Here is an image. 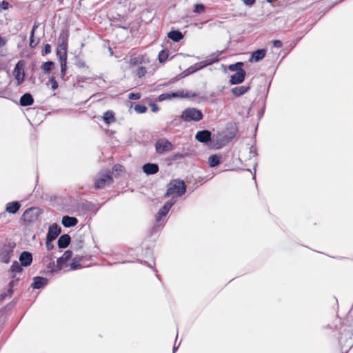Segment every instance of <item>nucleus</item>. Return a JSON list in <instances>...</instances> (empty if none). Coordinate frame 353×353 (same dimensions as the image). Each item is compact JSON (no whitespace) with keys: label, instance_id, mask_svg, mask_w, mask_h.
<instances>
[{"label":"nucleus","instance_id":"1","mask_svg":"<svg viewBox=\"0 0 353 353\" xmlns=\"http://www.w3.org/2000/svg\"><path fill=\"white\" fill-rule=\"evenodd\" d=\"M16 243L7 240L0 246V263H9L14 254Z\"/></svg>","mask_w":353,"mask_h":353},{"label":"nucleus","instance_id":"2","mask_svg":"<svg viewBox=\"0 0 353 353\" xmlns=\"http://www.w3.org/2000/svg\"><path fill=\"white\" fill-rule=\"evenodd\" d=\"M186 188V185L183 181L179 179L172 180L168 184L165 196H170L174 194L181 196L185 193Z\"/></svg>","mask_w":353,"mask_h":353},{"label":"nucleus","instance_id":"3","mask_svg":"<svg viewBox=\"0 0 353 353\" xmlns=\"http://www.w3.org/2000/svg\"><path fill=\"white\" fill-rule=\"evenodd\" d=\"M176 201V199L172 197L166 201L163 206L159 209L155 216V223L154 225V228H157V227L161 228L164 225L165 222L163 221V219L166 216L170 208L174 205Z\"/></svg>","mask_w":353,"mask_h":353},{"label":"nucleus","instance_id":"4","mask_svg":"<svg viewBox=\"0 0 353 353\" xmlns=\"http://www.w3.org/2000/svg\"><path fill=\"white\" fill-rule=\"evenodd\" d=\"M352 336L353 325L343 330L339 338V344L341 346V350L347 347L346 352H347L353 347Z\"/></svg>","mask_w":353,"mask_h":353},{"label":"nucleus","instance_id":"5","mask_svg":"<svg viewBox=\"0 0 353 353\" xmlns=\"http://www.w3.org/2000/svg\"><path fill=\"white\" fill-rule=\"evenodd\" d=\"M203 118V112L195 108H188L185 109L180 115V119L183 122H198Z\"/></svg>","mask_w":353,"mask_h":353},{"label":"nucleus","instance_id":"6","mask_svg":"<svg viewBox=\"0 0 353 353\" xmlns=\"http://www.w3.org/2000/svg\"><path fill=\"white\" fill-rule=\"evenodd\" d=\"M68 38L62 34L59 37V43L57 47L56 54L60 63H67Z\"/></svg>","mask_w":353,"mask_h":353},{"label":"nucleus","instance_id":"7","mask_svg":"<svg viewBox=\"0 0 353 353\" xmlns=\"http://www.w3.org/2000/svg\"><path fill=\"white\" fill-rule=\"evenodd\" d=\"M112 182L113 178L110 174L101 172L94 179V188L96 190L103 189L109 186Z\"/></svg>","mask_w":353,"mask_h":353},{"label":"nucleus","instance_id":"8","mask_svg":"<svg viewBox=\"0 0 353 353\" xmlns=\"http://www.w3.org/2000/svg\"><path fill=\"white\" fill-rule=\"evenodd\" d=\"M173 149V144L167 139H160L155 143V150L159 154H163Z\"/></svg>","mask_w":353,"mask_h":353},{"label":"nucleus","instance_id":"9","mask_svg":"<svg viewBox=\"0 0 353 353\" xmlns=\"http://www.w3.org/2000/svg\"><path fill=\"white\" fill-rule=\"evenodd\" d=\"M221 52H217L216 53H212L210 57L204 61L199 63H196L194 65L196 71H199L208 65H211L220 60L219 56Z\"/></svg>","mask_w":353,"mask_h":353},{"label":"nucleus","instance_id":"10","mask_svg":"<svg viewBox=\"0 0 353 353\" xmlns=\"http://www.w3.org/2000/svg\"><path fill=\"white\" fill-rule=\"evenodd\" d=\"M78 214L84 215L88 212H92L94 214L97 212L99 208H96L95 204L90 201H85L78 203L76 206Z\"/></svg>","mask_w":353,"mask_h":353},{"label":"nucleus","instance_id":"11","mask_svg":"<svg viewBox=\"0 0 353 353\" xmlns=\"http://www.w3.org/2000/svg\"><path fill=\"white\" fill-rule=\"evenodd\" d=\"M25 63L23 60H19L14 66L13 70V75L17 81V85L21 84L24 81L25 72H24Z\"/></svg>","mask_w":353,"mask_h":353},{"label":"nucleus","instance_id":"12","mask_svg":"<svg viewBox=\"0 0 353 353\" xmlns=\"http://www.w3.org/2000/svg\"><path fill=\"white\" fill-rule=\"evenodd\" d=\"M41 212L39 208L32 207L25 210L23 214V219L25 221L30 223L37 220Z\"/></svg>","mask_w":353,"mask_h":353},{"label":"nucleus","instance_id":"13","mask_svg":"<svg viewBox=\"0 0 353 353\" xmlns=\"http://www.w3.org/2000/svg\"><path fill=\"white\" fill-rule=\"evenodd\" d=\"M195 139L200 143L208 144L212 140V132L208 130L198 131Z\"/></svg>","mask_w":353,"mask_h":353},{"label":"nucleus","instance_id":"14","mask_svg":"<svg viewBox=\"0 0 353 353\" xmlns=\"http://www.w3.org/2000/svg\"><path fill=\"white\" fill-rule=\"evenodd\" d=\"M246 72L245 70H241L232 74L229 82L231 85H239L245 81Z\"/></svg>","mask_w":353,"mask_h":353},{"label":"nucleus","instance_id":"15","mask_svg":"<svg viewBox=\"0 0 353 353\" xmlns=\"http://www.w3.org/2000/svg\"><path fill=\"white\" fill-rule=\"evenodd\" d=\"M61 232V227L57 223H53L49 226L46 239H48L49 241H54L60 234Z\"/></svg>","mask_w":353,"mask_h":353},{"label":"nucleus","instance_id":"16","mask_svg":"<svg viewBox=\"0 0 353 353\" xmlns=\"http://www.w3.org/2000/svg\"><path fill=\"white\" fill-rule=\"evenodd\" d=\"M32 254L28 251H23L19 255V260L23 267H28L32 263Z\"/></svg>","mask_w":353,"mask_h":353},{"label":"nucleus","instance_id":"17","mask_svg":"<svg viewBox=\"0 0 353 353\" xmlns=\"http://www.w3.org/2000/svg\"><path fill=\"white\" fill-rule=\"evenodd\" d=\"M32 280L33 282L31 284V288L36 290L44 288L48 283L47 278L39 276L33 277Z\"/></svg>","mask_w":353,"mask_h":353},{"label":"nucleus","instance_id":"18","mask_svg":"<svg viewBox=\"0 0 353 353\" xmlns=\"http://www.w3.org/2000/svg\"><path fill=\"white\" fill-rule=\"evenodd\" d=\"M143 172L147 175H152L157 173L159 167L157 163H147L142 166Z\"/></svg>","mask_w":353,"mask_h":353},{"label":"nucleus","instance_id":"19","mask_svg":"<svg viewBox=\"0 0 353 353\" xmlns=\"http://www.w3.org/2000/svg\"><path fill=\"white\" fill-rule=\"evenodd\" d=\"M267 50L264 48L258 49L251 53L250 57L249 59L250 62H259L261 61L266 54Z\"/></svg>","mask_w":353,"mask_h":353},{"label":"nucleus","instance_id":"20","mask_svg":"<svg viewBox=\"0 0 353 353\" xmlns=\"http://www.w3.org/2000/svg\"><path fill=\"white\" fill-rule=\"evenodd\" d=\"M71 241V237L68 234H62L59 236L57 245L60 249H65L68 247Z\"/></svg>","mask_w":353,"mask_h":353},{"label":"nucleus","instance_id":"21","mask_svg":"<svg viewBox=\"0 0 353 353\" xmlns=\"http://www.w3.org/2000/svg\"><path fill=\"white\" fill-rule=\"evenodd\" d=\"M61 223L65 228H71L78 223V219L74 216L65 215L62 217Z\"/></svg>","mask_w":353,"mask_h":353},{"label":"nucleus","instance_id":"22","mask_svg":"<svg viewBox=\"0 0 353 353\" xmlns=\"http://www.w3.org/2000/svg\"><path fill=\"white\" fill-rule=\"evenodd\" d=\"M23 265H21V263H19L18 261H14L12 264L10 266V272H11V277L12 278V280H16V278H18L17 276V273H21L23 271Z\"/></svg>","mask_w":353,"mask_h":353},{"label":"nucleus","instance_id":"23","mask_svg":"<svg viewBox=\"0 0 353 353\" xmlns=\"http://www.w3.org/2000/svg\"><path fill=\"white\" fill-rule=\"evenodd\" d=\"M34 103V98L32 95L29 93L26 92L23 94L19 100V104L21 106L26 107L32 105Z\"/></svg>","mask_w":353,"mask_h":353},{"label":"nucleus","instance_id":"24","mask_svg":"<svg viewBox=\"0 0 353 353\" xmlns=\"http://www.w3.org/2000/svg\"><path fill=\"white\" fill-rule=\"evenodd\" d=\"M21 206V203L19 201L9 202L6 204V212L14 214L19 211Z\"/></svg>","mask_w":353,"mask_h":353},{"label":"nucleus","instance_id":"25","mask_svg":"<svg viewBox=\"0 0 353 353\" xmlns=\"http://www.w3.org/2000/svg\"><path fill=\"white\" fill-rule=\"evenodd\" d=\"M250 90V85H241L233 88L231 90V92L236 97H239Z\"/></svg>","mask_w":353,"mask_h":353},{"label":"nucleus","instance_id":"26","mask_svg":"<svg viewBox=\"0 0 353 353\" xmlns=\"http://www.w3.org/2000/svg\"><path fill=\"white\" fill-rule=\"evenodd\" d=\"M19 281V278H16V280H12L8 285V289L6 292H3L0 295V299L4 300L7 297H10L13 293V287L15 283Z\"/></svg>","mask_w":353,"mask_h":353},{"label":"nucleus","instance_id":"27","mask_svg":"<svg viewBox=\"0 0 353 353\" xmlns=\"http://www.w3.org/2000/svg\"><path fill=\"white\" fill-rule=\"evenodd\" d=\"M168 37L174 42H179L183 38V35L180 30H172L168 32Z\"/></svg>","mask_w":353,"mask_h":353},{"label":"nucleus","instance_id":"28","mask_svg":"<svg viewBox=\"0 0 353 353\" xmlns=\"http://www.w3.org/2000/svg\"><path fill=\"white\" fill-rule=\"evenodd\" d=\"M221 162V156L220 154H212L208 158V165L210 168L218 166Z\"/></svg>","mask_w":353,"mask_h":353},{"label":"nucleus","instance_id":"29","mask_svg":"<svg viewBox=\"0 0 353 353\" xmlns=\"http://www.w3.org/2000/svg\"><path fill=\"white\" fill-rule=\"evenodd\" d=\"M103 119L105 123H112L115 121L114 113L112 110H108L104 112Z\"/></svg>","mask_w":353,"mask_h":353},{"label":"nucleus","instance_id":"30","mask_svg":"<svg viewBox=\"0 0 353 353\" xmlns=\"http://www.w3.org/2000/svg\"><path fill=\"white\" fill-rule=\"evenodd\" d=\"M54 66V63L52 61H48L46 62H44L41 66V68L43 70L44 74H49L50 71L53 69Z\"/></svg>","mask_w":353,"mask_h":353},{"label":"nucleus","instance_id":"31","mask_svg":"<svg viewBox=\"0 0 353 353\" xmlns=\"http://www.w3.org/2000/svg\"><path fill=\"white\" fill-rule=\"evenodd\" d=\"M170 100L174 98H188L190 97L189 94L188 92H185L184 91H177V92H170Z\"/></svg>","mask_w":353,"mask_h":353},{"label":"nucleus","instance_id":"32","mask_svg":"<svg viewBox=\"0 0 353 353\" xmlns=\"http://www.w3.org/2000/svg\"><path fill=\"white\" fill-rule=\"evenodd\" d=\"M244 65V63L243 62H241V61H239V62H236L235 63H233V64H230L229 66H228V69L230 70V71H232V72H234L236 71L238 72L241 70H243L242 68V67Z\"/></svg>","mask_w":353,"mask_h":353},{"label":"nucleus","instance_id":"33","mask_svg":"<svg viewBox=\"0 0 353 353\" xmlns=\"http://www.w3.org/2000/svg\"><path fill=\"white\" fill-rule=\"evenodd\" d=\"M168 55H169V52H168V50L163 49V50H161L158 55L159 61L160 63L165 62L167 60Z\"/></svg>","mask_w":353,"mask_h":353},{"label":"nucleus","instance_id":"34","mask_svg":"<svg viewBox=\"0 0 353 353\" xmlns=\"http://www.w3.org/2000/svg\"><path fill=\"white\" fill-rule=\"evenodd\" d=\"M123 19V17H121L120 15H118V17H114V23H117V22L119 23L115 24V26L117 28H122L123 30H127L128 28V26H126V25H124L122 23V20Z\"/></svg>","mask_w":353,"mask_h":353},{"label":"nucleus","instance_id":"35","mask_svg":"<svg viewBox=\"0 0 353 353\" xmlns=\"http://www.w3.org/2000/svg\"><path fill=\"white\" fill-rule=\"evenodd\" d=\"M66 263H67V261L65 260L63 258V256L59 257L57 260V264H56L57 270H58V271L61 270L63 268V267Z\"/></svg>","mask_w":353,"mask_h":353},{"label":"nucleus","instance_id":"36","mask_svg":"<svg viewBox=\"0 0 353 353\" xmlns=\"http://www.w3.org/2000/svg\"><path fill=\"white\" fill-rule=\"evenodd\" d=\"M81 258H82L81 256H79V257L75 256L72 259V261L70 263V268L72 270H77L81 267V264L76 261L77 259L81 260Z\"/></svg>","mask_w":353,"mask_h":353},{"label":"nucleus","instance_id":"37","mask_svg":"<svg viewBox=\"0 0 353 353\" xmlns=\"http://www.w3.org/2000/svg\"><path fill=\"white\" fill-rule=\"evenodd\" d=\"M148 108L145 105L141 104H137L134 106V110L139 114L145 113L147 111Z\"/></svg>","mask_w":353,"mask_h":353},{"label":"nucleus","instance_id":"38","mask_svg":"<svg viewBox=\"0 0 353 353\" xmlns=\"http://www.w3.org/2000/svg\"><path fill=\"white\" fill-rule=\"evenodd\" d=\"M205 7L202 3H197L194 6V12L200 14L205 11Z\"/></svg>","mask_w":353,"mask_h":353},{"label":"nucleus","instance_id":"39","mask_svg":"<svg viewBox=\"0 0 353 353\" xmlns=\"http://www.w3.org/2000/svg\"><path fill=\"white\" fill-rule=\"evenodd\" d=\"M47 268L49 270L50 273H54L59 272L58 270H57L56 264L54 263V261H50L48 264L46 265Z\"/></svg>","mask_w":353,"mask_h":353},{"label":"nucleus","instance_id":"40","mask_svg":"<svg viewBox=\"0 0 353 353\" xmlns=\"http://www.w3.org/2000/svg\"><path fill=\"white\" fill-rule=\"evenodd\" d=\"M170 100V92L163 93L158 97L157 101L159 102Z\"/></svg>","mask_w":353,"mask_h":353},{"label":"nucleus","instance_id":"41","mask_svg":"<svg viewBox=\"0 0 353 353\" xmlns=\"http://www.w3.org/2000/svg\"><path fill=\"white\" fill-rule=\"evenodd\" d=\"M146 73V68L145 67L141 66L139 67L136 70V74L139 78L143 77Z\"/></svg>","mask_w":353,"mask_h":353},{"label":"nucleus","instance_id":"42","mask_svg":"<svg viewBox=\"0 0 353 353\" xmlns=\"http://www.w3.org/2000/svg\"><path fill=\"white\" fill-rule=\"evenodd\" d=\"M61 65V72H60V77L61 79H63L67 70V63H60Z\"/></svg>","mask_w":353,"mask_h":353},{"label":"nucleus","instance_id":"43","mask_svg":"<svg viewBox=\"0 0 353 353\" xmlns=\"http://www.w3.org/2000/svg\"><path fill=\"white\" fill-rule=\"evenodd\" d=\"M49 83L51 84V88L53 90L57 89L59 84L54 77L52 76L49 79Z\"/></svg>","mask_w":353,"mask_h":353},{"label":"nucleus","instance_id":"44","mask_svg":"<svg viewBox=\"0 0 353 353\" xmlns=\"http://www.w3.org/2000/svg\"><path fill=\"white\" fill-rule=\"evenodd\" d=\"M51 52V46L48 43L44 45V47L41 51L43 56H46Z\"/></svg>","mask_w":353,"mask_h":353},{"label":"nucleus","instance_id":"45","mask_svg":"<svg viewBox=\"0 0 353 353\" xmlns=\"http://www.w3.org/2000/svg\"><path fill=\"white\" fill-rule=\"evenodd\" d=\"M196 72H197L196 70V68H195L194 65H192L190 66L188 68H187L183 72V73H184L185 76H188V75L192 74Z\"/></svg>","mask_w":353,"mask_h":353},{"label":"nucleus","instance_id":"46","mask_svg":"<svg viewBox=\"0 0 353 353\" xmlns=\"http://www.w3.org/2000/svg\"><path fill=\"white\" fill-rule=\"evenodd\" d=\"M75 65L78 68H88L86 66L85 63L82 59H81L79 58H77L76 61H75Z\"/></svg>","mask_w":353,"mask_h":353},{"label":"nucleus","instance_id":"47","mask_svg":"<svg viewBox=\"0 0 353 353\" xmlns=\"http://www.w3.org/2000/svg\"><path fill=\"white\" fill-rule=\"evenodd\" d=\"M141 94L139 92H130L128 94V99L130 100H138L141 98Z\"/></svg>","mask_w":353,"mask_h":353},{"label":"nucleus","instance_id":"48","mask_svg":"<svg viewBox=\"0 0 353 353\" xmlns=\"http://www.w3.org/2000/svg\"><path fill=\"white\" fill-rule=\"evenodd\" d=\"M39 41L38 40L37 42H34V36L32 37V34L30 35V43H29V46L31 48H34L38 43H39Z\"/></svg>","mask_w":353,"mask_h":353},{"label":"nucleus","instance_id":"49","mask_svg":"<svg viewBox=\"0 0 353 353\" xmlns=\"http://www.w3.org/2000/svg\"><path fill=\"white\" fill-rule=\"evenodd\" d=\"M72 256V252L71 250H66L63 254V258L66 260L67 261H69L71 257Z\"/></svg>","mask_w":353,"mask_h":353},{"label":"nucleus","instance_id":"50","mask_svg":"<svg viewBox=\"0 0 353 353\" xmlns=\"http://www.w3.org/2000/svg\"><path fill=\"white\" fill-rule=\"evenodd\" d=\"M39 26V23L37 22V21H35L34 23V25H33V26L32 28V30L30 31V34H32V37L34 36L35 31L38 28Z\"/></svg>","mask_w":353,"mask_h":353},{"label":"nucleus","instance_id":"51","mask_svg":"<svg viewBox=\"0 0 353 353\" xmlns=\"http://www.w3.org/2000/svg\"><path fill=\"white\" fill-rule=\"evenodd\" d=\"M272 45L274 48H280L282 47V41H280V40H274L272 41Z\"/></svg>","mask_w":353,"mask_h":353},{"label":"nucleus","instance_id":"52","mask_svg":"<svg viewBox=\"0 0 353 353\" xmlns=\"http://www.w3.org/2000/svg\"><path fill=\"white\" fill-rule=\"evenodd\" d=\"M73 249L74 250H79V249H81L83 248V241L82 240H79L78 241V242L76 243L75 245H73Z\"/></svg>","mask_w":353,"mask_h":353},{"label":"nucleus","instance_id":"53","mask_svg":"<svg viewBox=\"0 0 353 353\" xmlns=\"http://www.w3.org/2000/svg\"><path fill=\"white\" fill-rule=\"evenodd\" d=\"M53 241H49L48 239H46V245L48 250H51L54 248V245L52 243Z\"/></svg>","mask_w":353,"mask_h":353},{"label":"nucleus","instance_id":"54","mask_svg":"<svg viewBox=\"0 0 353 353\" xmlns=\"http://www.w3.org/2000/svg\"><path fill=\"white\" fill-rule=\"evenodd\" d=\"M242 1L245 6H252L255 3L256 0H242Z\"/></svg>","mask_w":353,"mask_h":353},{"label":"nucleus","instance_id":"55","mask_svg":"<svg viewBox=\"0 0 353 353\" xmlns=\"http://www.w3.org/2000/svg\"><path fill=\"white\" fill-rule=\"evenodd\" d=\"M149 105L151 107L152 111L153 112H157L159 111V108L158 105L156 103H150Z\"/></svg>","mask_w":353,"mask_h":353},{"label":"nucleus","instance_id":"56","mask_svg":"<svg viewBox=\"0 0 353 353\" xmlns=\"http://www.w3.org/2000/svg\"><path fill=\"white\" fill-rule=\"evenodd\" d=\"M9 5H10V4H9V3H8V1H3L1 2V8H2L3 10H7V9L8 8V7H9Z\"/></svg>","mask_w":353,"mask_h":353},{"label":"nucleus","instance_id":"57","mask_svg":"<svg viewBox=\"0 0 353 353\" xmlns=\"http://www.w3.org/2000/svg\"><path fill=\"white\" fill-rule=\"evenodd\" d=\"M250 153L252 154V157L256 156V148L254 146H252L250 150Z\"/></svg>","mask_w":353,"mask_h":353},{"label":"nucleus","instance_id":"58","mask_svg":"<svg viewBox=\"0 0 353 353\" xmlns=\"http://www.w3.org/2000/svg\"><path fill=\"white\" fill-rule=\"evenodd\" d=\"M123 168V167L122 165H119V164L115 165L113 167V170L115 172L121 171Z\"/></svg>","mask_w":353,"mask_h":353},{"label":"nucleus","instance_id":"59","mask_svg":"<svg viewBox=\"0 0 353 353\" xmlns=\"http://www.w3.org/2000/svg\"><path fill=\"white\" fill-rule=\"evenodd\" d=\"M6 217V212H3L0 214V221H3L4 219Z\"/></svg>","mask_w":353,"mask_h":353},{"label":"nucleus","instance_id":"60","mask_svg":"<svg viewBox=\"0 0 353 353\" xmlns=\"http://www.w3.org/2000/svg\"><path fill=\"white\" fill-rule=\"evenodd\" d=\"M7 41L4 39H3L1 37V39H0V47L1 46H3L6 45Z\"/></svg>","mask_w":353,"mask_h":353},{"label":"nucleus","instance_id":"61","mask_svg":"<svg viewBox=\"0 0 353 353\" xmlns=\"http://www.w3.org/2000/svg\"><path fill=\"white\" fill-rule=\"evenodd\" d=\"M182 158H183V154L177 153V154H176L174 155V159L176 160V159H182Z\"/></svg>","mask_w":353,"mask_h":353},{"label":"nucleus","instance_id":"62","mask_svg":"<svg viewBox=\"0 0 353 353\" xmlns=\"http://www.w3.org/2000/svg\"><path fill=\"white\" fill-rule=\"evenodd\" d=\"M178 348H179V346H176V345L174 344V347H173V353H175V352L178 350Z\"/></svg>","mask_w":353,"mask_h":353},{"label":"nucleus","instance_id":"63","mask_svg":"<svg viewBox=\"0 0 353 353\" xmlns=\"http://www.w3.org/2000/svg\"><path fill=\"white\" fill-rule=\"evenodd\" d=\"M264 112V108L261 110V111L259 113V117L263 116Z\"/></svg>","mask_w":353,"mask_h":353},{"label":"nucleus","instance_id":"64","mask_svg":"<svg viewBox=\"0 0 353 353\" xmlns=\"http://www.w3.org/2000/svg\"><path fill=\"white\" fill-rule=\"evenodd\" d=\"M147 252L152 253V252L151 249L148 248V249H147Z\"/></svg>","mask_w":353,"mask_h":353}]
</instances>
